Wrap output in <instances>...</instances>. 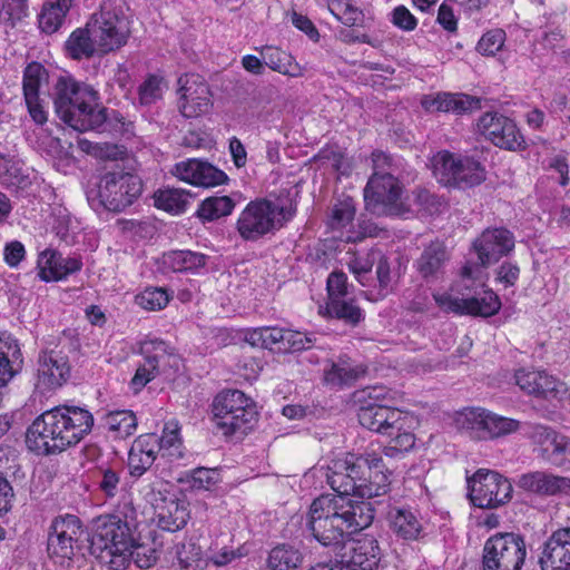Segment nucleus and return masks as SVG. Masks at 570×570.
Wrapping results in <instances>:
<instances>
[{"label": "nucleus", "mask_w": 570, "mask_h": 570, "mask_svg": "<svg viewBox=\"0 0 570 570\" xmlns=\"http://www.w3.org/2000/svg\"><path fill=\"white\" fill-rule=\"evenodd\" d=\"M335 554L338 570H376L381 559L379 543L372 537L347 540Z\"/></svg>", "instance_id": "a211bd4d"}, {"label": "nucleus", "mask_w": 570, "mask_h": 570, "mask_svg": "<svg viewBox=\"0 0 570 570\" xmlns=\"http://www.w3.org/2000/svg\"><path fill=\"white\" fill-rule=\"evenodd\" d=\"M355 215V206L351 198L338 202L334 205L331 216L332 228L345 227Z\"/></svg>", "instance_id": "680f3d73"}, {"label": "nucleus", "mask_w": 570, "mask_h": 570, "mask_svg": "<svg viewBox=\"0 0 570 570\" xmlns=\"http://www.w3.org/2000/svg\"><path fill=\"white\" fill-rule=\"evenodd\" d=\"M171 173L179 180L205 188L219 186L228 180L223 170L195 158L177 163Z\"/></svg>", "instance_id": "4be33fe9"}, {"label": "nucleus", "mask_w": 570, "mask_h": 570, "mask_svg": "<svg viewBox=\"0 0 570 570\" xmlns=\"http://www.w3.org/2000/svg\"><path fill=\"white\" fill-rule=\"evenodd\" d=\"M31 171L20 159L0 156V184L12 189L31 185Z\"/></svg>", "instance_id": "72a5a7b5"}, {"label": "nucleus", "mask_w": 570, "mask_h": 570, "mask_svg": "<svg viewBox=\"0 0 570 570\" xmlns=\"http://www.w3.org/2000/svg\"><path fill=\"white\" fill-rule=\"evenodd\" d=\"M393 531L405 540L416 539L421 532V522L407 509H393L389 513Z\"/></svg>", "instance_id": "58836bf2"}, {"label": "nucleus", "mask_w": 570, "mask_h": 570, "mask_svg": "<svg viewBox=\"0 0 570 570\" xmlns=\"http://www.w3.org/2000/svg\"><path fill=\"white\" fill-rule=\"evenodd\" d=\"M262 59L264 67L267 66L283 75H293L289 69L291 57L285 51L274 47H265L262 50Z\"/></svg>", "instance_id": "6e6d98bb"}, {"label": "nucleus", "mask_w": 570, "mask_h": 570, "mask_svg": "<svg viewBox=\"0 0 570 570\" xmlns=\"http://www.w3.org/2000/svg\"><path fill=\"white\" fill-rule=\"evenodd\" d=\"M473 248L482 266L498 262L514 248L513 234L502 227L485 229L474 242Z\"/></svg>", "instance_id": "412c9836"}, {"label": "nucleus", "mask_w": 570, "mask_h": 570, "mask_svg": "<svg viewBox=\"0 0 570 570\" xmlns=\"http://www.w3.org/2000/svg\"><path fill=\"white\" fill-rule=\"evenodd\" d=\"M71 3L72 0H52L48 2L39 16L40 29L49 35L56 32L63 23Z\"/></svg>", "instance_id": "4c0bfd02"}, {"label": "nucleus", "mask_w": 570, "mask_h": 570, "mask_svg": "<svg viewBox=\"0 0 570 570\" xmlns=\"http://www.w3.org/2000/svg\"><path fill=\"white\" fill-rule=\"evenodd\" d=\"M400 429L391 431L389 444L384 446L383 453L387 458H399L414 449L416 438L413 433L414 417L410 413H405Z\"/></svg>", "instance_id": "473e14b6"}, {"label": "nucleus", "mask_w": 570, "mask_h": 570, "mask_svg": "<svg viewBox=\"0 0 570 570\" xmlns=\"http://www.w3.org/2000/svg\"><path fill=\"white\" fill-rule=\"evenodd\" d=\"M476 128L485 140L501 149L518 151L527 147L525 139L517 124L500 112L483 114L478 120Z\"/></svg>", "instance_id": "f3484780"}, {"label": "nucleus", "mask_w": 570, "mask_h": 570, "mask_svg": "<svg viewBox=\"0 0 570 570\" xmlns=\"http://www.w3.org/2000/svg\"><path fill=\"white\" fill-rule=\"evenodd\" d=\"M137 305L147 311H160L169 303V295L164 288H146L135 298Z\"/></svg>", "instance_id": "5fc2aeb1"}, {"label": "nucleus", "mask_w": 570, "mask_h": 570, "mask_svg": "<svg viewBox=\"0 0 570 570\" xmlns=\"http://www.w3.org/2000/svg\"><path fill=\"white\" fill-rule=\"evenodd\" d=\"M433 173L443 185L458 188H470L485 180L484 167L479 161L449 151L433 158Z\"/></svg>", "instance_id": "9b49d317"}, {"label": "nucleus", "mask_w": 570, "mask_h": 570, "mask_svg": "<svg viewBox=\"0 0 570 570\" xmlns=\"http://www.w3.org/2000/svg\"><path fill=\"white\" fill-rule=\"evenodd\" d=\"M157 524L165 531L175 532L184 528L188 521L189 513L185 502L177 499L163 500L156 504Z\"/></svg>", "instance_id": "2f4dec72"}, {"label": "nucleus", "mask_w": 570, "mask_h": 570, "mask_svg": "<svg viewBox=\"0 0 570 570\" xmlns=\"http://www.w3.org/2000/svg\"><path fill=\"white\" fill-rule=\"evenodd\" d=\"M104 424L114 438L126 439L135 433L137 419L131 411H114L105 415Z\"/></svg>", "instance_id": "a18cd8bd"}, {"label": "nucleus", "mask_w": 570, "mask_h": 570, "mask_svg": "<svg viewBox=\"0 0 570 570\" xmlns=\"http://www.w3.org/2000/svg\"><path fill=\"white\" fill-rule=\"evenodd\" d=\"M391 267L386 257L380 254L376 261V283L377 292L368 296L370 299H380L387 295L391 289Z\"/></svg>", "instance_id": "4d7b16f0"}, {"label": "nucleus", "mask_w": 570, "mask_h": 570, "mask_svg": "<svg viewBox=\"0 0 570 570\" xmlns=\"http://www.w3.org/2000/svg\"><path fill=\"white\" fill-rule=\"evenodd\" d=\"M422 107L429 112H454L461 115L480 108V99L465 94L439 92L422 98Z\"/></svg>", "instance_id": "c756f323"}, {"label": "nucleus", "mask_w": 570, "mask_h": 570, "mask_svg": "<svg viewBox=\"0 0 570 570\" xmlns=\"http://www.w3.org/2000/svg\"><path fill=\"white\" fill-rule=\"evenodd\" d=\"M373 519L374 509L370 502L327 494L313 500L305 528L321 546L336 552L352 533L371 525Z\"/></svg>", "instance_id": "f257e3e1"}, {"label": "nucleus", "mask_w": 570, "mask_h": 570, "mask_svg": "<svg viewBox=\"0 0 570 570\" xmlns=\"http://www.w3.org/2000/svg\"><path fill=\"white\" fill-rule=\"evenodd\" d=\"M373 174L364 188V202L368 212L377 216H401L410 212L403 202V186L396 174L399 166L383 153H372Z\"/></svg>", "instance_id": "20e7f679"}, {"label": "nucleus", "mask_w": 570, "mask_h": 570, "mask_svg": "<svg viewBox=\"0 0 570 570\" xmlns=\"http://www.w3.org/2000/svg\"><path fill=\"white\" fill-rule=\"evenodd\" d=\"M139 101L141 105H151L161 98V79L156 76H149L138 90Z\"/></svg>", "instance_id": "e2e57ef3"}, {"label": "nucleus", "mask_w": 570, "mask_h": 570, "mask_svg": "<svg viewBox=\"0 0 570 570\" xmlns=\"http://www.w3.org/2000/svg\"><path fill=\"white\" fill-rule=\"evenodd\" d=\"M216 424L225 434L245 432L256 421L257 412L253 402L238 390L219 393L213 404Z\"/></svg>", "instance_id": "9d476101"}, {"label": "nucleus", "mask_w": 570, "mask_h": 570, "mask_svg": "<svg viewBox=\"0 0 570 570\" xmlns=\"http://www.w3.org/2000/svg\"><path fill=\"white\" fill-rule=\"evenodd\" d=\"M22 362L20 346L8 332H0V386L6 385L14 375L12 364Z\"/></svg>", "instance_id": "f704fd0d"}, {"label": "nucleus", "mask_w": 570, "mask_h": 570, "mask_svg": "<svg viewBox=\"0 0 570 570\" xmlns=\"http://www.w3.org/2000/svg\"><path fill=\"white\" fill-rule=\"evenodd\" d=\"M380 252H370L365 255H356L348 263L350 271L362 286H370L372 268L376 263Z\"/></svg>", "instance_id": "3c124183"}, {"label": "nucleus", "mask_w": 570, "mask_h": 570, "mask_svg": "<svg viewBox=\"0 0 570 570\" xmlns=\"http://www.w3.org/2000/svg\"><path fill=\"white\" fill-rule=\"evenodd\" d=\"M129 556H126L127 566L134 561L140 569H148L157 561V552L148 546L138 544L134 540V547L128 549Z\"/></svg>", "instance_id": "bf43d9fd"}, {"label": "nucleus", "mask_w": 570, "mask_h": 570, "mask_svg": "<svg viewBox=\"0 0 570 570\" xmlns=\"http://www.w3.org/2000/svg\"><path fill=\"white\" fill-rule=\"evenodd\" d=\"M77 347V342L66 333L46 340L38 356L37 385L46 390L62 386L71 374L69 354Z\"/></svg>", "instance_id": "423d86ee"}, {"label": "nucleus", "mask_w": 570, "mask_h": 570, "mask_svg": "<svg viewBox=\"0 0 570 570\" xmlns=\"http://www.w3.org/2000/svg\"><path fill=\"white\" fill-rule=\"evenodd\" d=\"M168 259L176 272H195L206 265L207 256L191 250H176Z\"/></svg>", "instance_id": "09e8293b"}, {"label": "nucleus", "mask_w": 570, "mask_h": 570, "mask_svg": "<svg viewBox=\"0 0 570 570\" xmlns=\"http://www.w3.org/2000/svg\"><path fill=\"white\" fill-rule=\"evenodd\" d=\"M360 463L356 455L345 454L331 461L324 473L327 484L337 493L336 495H346L353 498L357 482L361 478Z\"/></svg>", "instance_id": "aec40b11"}, {"label": "nucleus", "mask_w": 570, "mask_h": 570, "mask_svg": "<svg viewBox=\"0 0 570 570\" xmlns=\"http://www.w3.org/2000/svg\"><path fill=\"white\" fill-rule=\"evenodd\" d=\"M154 198L156 207L168 213L180 214L187 209L193 195L185 189L166 188L158 190Z\"/></svg>", "instance_id": "ea45409f"}, {"label": "nucleus", "mask_w": 570, "mask_h": 570, "mask_svg": "<svg viewBox=\"0 0 570 570\" xmlns=\"http://www.w3.org/2000/svg\"><path fill=\"white\" fill-rule=\"evenodd\" d=\"M144 361L139 363L131 387L137 393L158 375L159 362L168 354V345L160 340L145 342L141 345Z\"/></svg>", "instance_id": "bb28decb"}, {"label": "nucleus", "mask_w": 570, "mask_h": 570, "mask_svg": "<svg viewBox=\"0 0 570 570\" xmlns=\"http://www.w3.org/2000/svg\"><path fill=\"white\" fill-rule=\"evenodd\" d=\"M293 213L289 208L262 198L249 202L242 210L236 229L244 240L255 242L283 227Z\"/></svg>", "instance_id": "0eeeda50"}, {"label": "nucleus", "mask_w": 570, "mask_h": 570, "mask_svg": "<svg viewBox=\"0 0 570 570\" xmlns=\"http://www.w3.org/2000/svg\"><path fill=\"white\" fill-rule=\"evenodd\" d=\"M468 483L469 497L475 507L493 509L511 499L512 484L498 472L479 470Z\"/></svg>", "instance_id": "dca6fc26"}, {"label": "nucleus", "mask_w": 570, "mask_h": 570, "mask_svg": "<svg viewBox=\"0 0 570 570\" xmlns=\"http://www.w3.org/2000/svg\"><path fill=\"white\" fill-rule=\"evenodd\" d=\"M87 23L94 41L98 45L99 53H108L121 48L127 43L130 35L126 16L111 4H102L100 11L92 14Z\"/></svg>", "instance_id": "f8f14e48"}, {"label": "nucleus", "mask_w": 570, "mask_h": 570, "mask_svg": "<svg viewBox=\"0 0 570 570\" xmlns=\"http://www.w3.org/2000/svg\"><path fill=\"white\" fill-rule=\"evenodd\" d=\"M157 451L163 456L177 459L181 456V439L179 436V426L177 422H167L164 426L160 438L157 436Z\"/></svg>", "instance_id": "49530a36"}, {"label": "nucleus", "mask_w": 570, "mask_h": 570, "mask_svg": "<svg viewBox=\"0 0 570 570\" xmlns=\"http://www.w3.org/2000/svg\"><path fill=\"white\" fill-rule=\"evenodd\" d=\"M327 312L352 326L357 325L363 320L362 309L354 301H346L344 297L328 301Z\"/></svg>", "instance_id": "de8ad7c7"}, {"label": "nucleus", "mask_w": 570, "mask_h": 570, "mask_svg": "<svg viewBox=\"0 0 570 570\" xmlns=\"http://www.w3.org/2000/svg\"><path fill=\"white\" fill-rule=\"evenodd\" d=\"M53 105L58 117L78 131L120 134L125 118L116 110L98 106V92L87 83L61 77L55 86Z\"/></svg>", "instance_id": "f03ea898"}, {"label": "nucleus", "mask_w": 570, "mask_h": 570, "mask_svg": "<svg viewBox=\"0 0 570 570\" xmlns=\"http://www.w3.org/2000/svg\"><path fill=\"white\" fill-rule=\"evenodd\" d=\"M459 428L474 440L488 441L518 432L521 422L483 407L464 409L456 416Z\"/></svg>", "instance_id": "1a4fd4ad"}, {"label": "nucleus", "mask_w": 570, "mask_h": 570, "mask_svg": "<svg viewBox=\"0 0 570 570\" xmlns=\"http://www.w3.org/2000/svg\"><path fill=\"white\" fill-rule=\"evenodd\" d=\"M26 257V248L24 245L19 240H11L4 245L3 248V259L6 264L16 268Z\"/></svg>", "instance_id": "774afa93"}, {"label": "nucleus", "mask_w": 570, "mask_h": 570, "mask_svg": "<svg viewBox=\"0 0 570 570\" xmlns=\"http://www.w3.org/2000/svg\"><path fill=\"white\" fill-rule=\"evenodd\" d=\"M303 553L295 547L281 543L274 547L267 557L268 570H298L303 563Z\"/></svg>", "instance_id": "c9c22d12"}, {"label": "nucleus", "mask_w": 570, "mask_h": 570, "mask_svg": "<svg viewBox=\"0 0 570 570\" xmlns=\"http://www.w3.org/2000/svg\"><path fill=\"white\" fill-rule=\"evenodd\" d=\"M179 110L186 118L207 114L213 104L208 85L198 75H185L178 79Z\"/></svg>", "instance_id": "6ab92c4d"}, {"label": "nucleus", "mask_w": 570, "mask_h": 570, "mask_svg": "<svg viewBox=\"0 0 570 570\" xmlns=\"http://www.w3.org/2000/svg\"><path fill=\"white\" fill-rule=\"evenodd\" d=\"M464 314L489 317L497 314L501 307L499 296L491 289H484L475 296L465 298Z\"/></svg>", "instance_id": "79ce46f5"}, {"label": "nucleus", "mask_w": 570, "mask_h": 570, "mask_svg": "<svg viewBox=\"0 0 570 570\" xmlns=\"http://www.w3.org/2000/svg\"><path fill=\"white\" fill-rule=\"evenodd\" d=\"M86 531L78 517L66 514L52 520L48 535V553L55 562L65 564L70 561L78 542Z\"/></svg>", "instance_id": "2eb2a0df"}, {"label": "nucleus", "mask_w": 570, "mask_h": 570, "mask_svg": "<svg viewBox=\"0 0 570 570\" xmlns=\"http://www.w3.org/2000/svg\"><path fill=\"white\" fill-rule=\"evenodd\" d=\"M504 41L505 32L502 29H493L481 37L476 50L483 56H494L502 49Z\"/></svg>", "instance_id": "052dcab7"}, {"label": "nucleus", "mask_w": 570, "mask_h": 570, "mask_svg": "<svg viewBox=\"0 0 570 570\" xmlns=\"http://www.w3.org/2000/svg\"><path fill=\"white\" fill-rule=\"evenodd\" d=\"M433 298L436 305L444 312L455 313V314H464L465 298L464 297H453L449 293H434Z\"/></svg>", "instance_id": "69168bd1"}, {"label": "nucleus", "mask_w": 570, "mask_h": 570, "mask_svg": "<svg viewBox=\"0 0 570 570\" xmlns=\"http://www.w3.org/2000/svg\"><path fill=\"white\" fill-rule=\"evenodd\" d=\"M527 556L523 538L514 533H497L485 541L483 570H521Z\"/></svg>", "instance_id": "4468645a"}, {"label": "nucleus", "mask_w": 570, "mask_h": 570, "mask_svg": "<svg viewBox=\"0 0 570 570\" xmlns=\"http://www.w3.org/2000/svg\"><path fill=\"white\" fill-rule=\"evenodd\" d=\"M38 276L43 282H59L82 268V261L77 256L63 257L59 252L47 248L37 259Z\"/></svg>", "instance_id": "b1692460"}, {"label": "nucleus", "mask_w": 570, "mask_h": 570, "mask_svg": "<svg viewBox=\"0 0 570 570\" xmlns=\"http://www.w3.org/2000/svg\"><path fill=\"white\" fill-rule=\"evenodd\" d=\"M46 78L45 68L38 63H29L23 71V96L29 114L37 124H43L47 120V114L43 110L39 98V88Z\"/></svg>", "instance_id": "c85d7f7f"}, {"label": "nucleus", "mask_w": 570, "mask_h": 570, "mask_svg": "<svg viewBox=\"0 0 570 570\" xmlns=\"http://www.w3.org/2000/svg\"><path fill=\"white\" fill-rule=\"evenodd\" d=\"M120 473L112 469H105L101 471L100 480L98 481L99 490L107 498H115L119 491Z\"/></svg>", "instance_id": "0e129e2a"}, {"label": "nucleus", "mask_w": 570, "mask_h": 570, "mask_svg": "<svg viewBox=\"0 0 570 570\" xmlns=\"http://www.w3.org/2000/svg\"><path fill=\"white\" fill-rule=\"evenodd\" d=\"M361 371L354 366L347 358H340L332 362L330 367L324 371V381L335 387L350 385L360 376Z\"/></svg>", "instance_id": "c03bdc74"}, {"label": "nucleus", "mask_w": 570, "mask_h": 570, "mask_svg": "<svg viewBox=\"0 0 570 570\" xmlns=\"http://www.w3.org/2000/svg\"><path fill=\"white\" fill-rule=\"evenodd\" d=\"M68 56L80 60L90 58L98 52V45L94 41L91 32L88 30V23L85 28L76 29L68 38L65 45Z\"/></svg>", "instance_id": "e433bc0d"}, {"label": "nucleus", "mask_w": 570, "mask_h": 570, "mask_svg": "<svg viewBox=\"0 0 570 570\" xmlns=\"http://www.w3.org/2000/svg\"><path fill=\"white\" fill-rule=\"evenodd\" d=\"M157 446L156 434H142L134 441L128 454L132 476H141L153 465L158 454Z\"/></svg>", "instance_id": "7c9ffc66"}, {"label": "nucleus", "mask_w": 570, "mask_h": 570, "mask_svg": "<svg viewBox=\"0 0 570 570\" xmlns=\"http://www.w3.org/2000/svg\"><path fill=\"white\" fill-rule=\"evenodd\" d=\"M142 189L138 176L124 170L108 171L99 180L97 197L99 204L110 212H121L138 198Z\"/></svg>", "instance_id": "ddd939ff"}, {"label": "nucleus", "mask_w": 570, "mask_h": 570, "mask_svg": "<svg viewBox=\"0 0 570 570\" xmlns=\"http://www.w3.org/2000/svg\"><path fill=\"white\" fill-rule=\"evenodd\" d=\"M315 341L316 338L314 334L284 330L283 343L278 346V352L295 353L308 350L314 345Z\"/></svg>", "instance_id": "603ef678"}, {"label": "nucleus", "mask_w": 570, "mask_h": 570, "mask_svg": "<svg viewBox=\"0 0 570 570\" xmlns=\"http://www.w3.org/2000/svg\"><path fill=\"white\" fill-rule=\"evenodd\" d=\"M514 377L522 391L535 397H558L566 392L564 384L544 371L520 368Z\"/></svg>", "instance_id": "393cba45"}, {"label": "nucleus", "mask_w": 570, "mask_h": 570, "mask_svg": "<svg viewBox=\"0 0 570 570\" xmlns=\"http://www.w3.org/2000/svg\"><path fill=\"white\" fill-rule=\"evenodd\" d=\"M235 206V200L229 196H212L199 204L196 214L203 220L213 222L230 215Z\"/></svg>", "instance_id": "37998d69"}, {"label": "nucleus", "mask_w": 570, "mask_h": 570, "mask_svg": "<svg viewBox=\"0 0 570 570\" xmlns=\"http://www.w3.org/2000/svg\"><path fill=\"white\" fill-rule=\"evenodd\" d=\"M353 499H372L384 495L390 490L389 476L382 471H375L367 475H361Z\"/></svg>", "instance_id": "a19ab883"}, {"label": "nucleus", "mask_w": 570, "mask_h": 570, "mask_svg": "<svg viewBox=\"0 0 570 570\" xmlns=\"http://www.w3.org/2000/svg\"><path fill=\"white\" fill-rule=\"evenodd\" d=\"M393 397L383 387H373L368 391V401L360 406L357 419L360 424L381 435L391 434L392 430L400 429L405 413L392 405Z\"/></svg>", "instance_id": "6e6552de"}, {"label": "nucleus", "mask_w": 570, "mask_h": 570, "mask_svg": "<svg viewBox=\"0 0 570 570\" xmlns=\"http://www.w3.org/2000/svg\"><path fill=\"white\" fill-rule=\"evenodd\" d=\"M327 8L345 26H357L363 20V12L351 0H328Z\"/></svg>", "instance_id": "8fccbe9b"}, {"label": "nucleus", "mask_w": 570, "mask_h": 570, "mask_svg": "<svg viewBox=\"0 0 570 570\" xmlns=\"http://www.w3.org/2000/svg\"><path fill=\"white\" fill-rule=\"evenodd\" d=\"M94 415L85 407L59 405L39 415L28 428L30 451L50 455L77 445L94 426Z\"/></svg>", "instance_id": "7ed1b4c3"}, {"label": "nucleus", "mask_w": 570, "mask_h": 570, "mask_svg": "<svg viewBox=\"0 0 570 570\" xmlns=\"http://www.w3.org/2000/svg\"><path fill=\"white\" fill-rule=\"evenodd\" d=\"M543 460L554 466L570 471V439L561 435L553 448L544 450Z\"/></svg>", "instance_id": "864d4df0"}, {"label": "nucleus", "mask_w": 570, "mask_h": 570, "mask_svg": "<svg viewBox=\"0 0 570 570\" xmlns=\"http://www.w3.org/2000/svg\"><path fill=\"white\" fill-rule=\"evenodd\" d=\"M541 570H570V527L554 530L541 546Z\"/></svg>", "instance_id": "5701e85b"}, {"label": "nucleus", "mask_w": 570, "mask_h": 570, "mask_svg": "<svg viewBox=\"0 0 570 570\" xmlns=\"http://www.w3.org/2000/svg\"><path fill=\"white\" fill-rule=\"evenodd\" d=\"M134 547L131 528L121 522L119 515H105L96 521L90 539L91 553L108 563L114 570L127 568L126 556Z\"/></svg>", "instance_id": "39448f33"}, {"label": "nucleus", "mask_w": 570, "mask_h": 570, "mask_svg": "<svg viewBox=\"0 0 570 570\" xmlns=\"http://www.w3.org/2000/svg\"><path fill=\"white\" fill-rule=\"evenodd\" d=\"M530 439L540 448V456L543 459V452L544 450H549L553 448L558 439L561 436L558 432H556L553 429L541 425V424H534L531 426V431L529 432Z\"/></svg>", "instance_id": "13d9d810"}, {"label": "nucleus", "mask_w": 570, "mask_h": 570, "mask_svg": "<svg viewBox=\"0 0 570 570\" xmlns=\"http://www.w3.org/2000/svg\"><path fill=\"white\" fill-rule=\"evenodd\" d=\"M450 257L451 254L444 243L433 240L423 248L414 267L424 281H436L444 274Z\"/></svg>", "instance_id": "cd10ccee"}, {"label": "nucleus", "mask_w": 570, "mask_h": 570, "mask_svg": "<svg viewBox=\"0 0 570 570\" xmlns=\"http://www.w3.org/2000/svg\"><path fill=\"white\" fill-rule=\"evenodd\" d=\"M517 487L537 495L552 497L559 493H569L570 479L546 471H533L521 474L517 481Z\"/></svg>", "instance_id": "a878e982"}, {"label": "nucleus", "mask_w": 570, "mask_h": 570, "mask_svg": "<svg viewBox=\"0 0 570 570\" xmlns=\"http://www.w3.org/2000/svg\"><path fill=\"white\" fill-rule=\"evenodd\" d=\"M328 301L345 297L347 294V276L343 272H332L327 278Z\"/></svg>", "instance_id": "338daca9"}]
</instances>
